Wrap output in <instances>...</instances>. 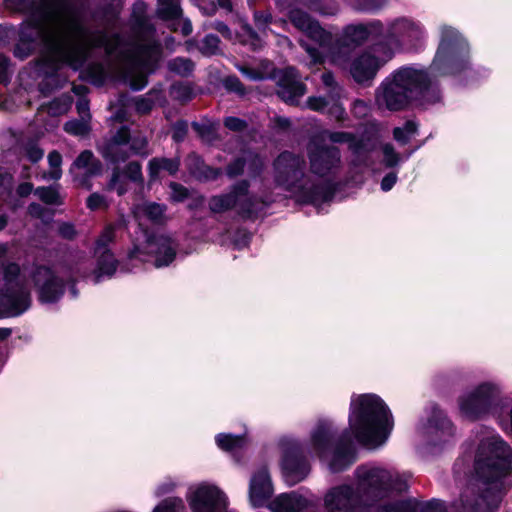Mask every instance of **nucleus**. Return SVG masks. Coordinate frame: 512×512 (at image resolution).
Segmentation results:
<instances>
[{
	"mask_svg": "<svg viewBox=\"0 0 512 512\" xmlns=\"http://www.w3.org/2000/svg\"><path fill=\"white\" fill-rule=\"evenodd\" d=\"M26 158L31 162H37L43 158L44 151L35 143H28L23 148Z\"/></svg>",
	"mask_w": 512,
	"mask_h": 512,
	"instance_id": "41",
	"label": "nucleus"
},
{
	"mask_svg": "<svg viewBox=\"0 0 512 512\" xmlns=\"http://www.w3.org/2000/svg\"><path fill=\"white\" fill-rule=\"evenodd\" d=\"M33 285L44 303L57 301L64 292L63 280L44 266L23 269L16 263L3 266V286L0 290V316L15 317L31 305L29 287Z\"/></svg>",
	"mask_w": 512,
	"mask_h": 512,
	"instance_id": "4",
	"label": "nucleus"
},
{
	"mask_svg": "<svg viewBox=\"0 0 512 512\" xmlns=\"http://www.w3.org/2000/svg\"><path fill=\"white\" fill-rule=\"evenodd\" d=\"M418 433L428 444L440 445L447 443L454 436L451 421L437 407H432L427 417L418 425Z\"/></svg>",
	"mask_w": 512,
	"mask_h": 512,
	"instance_id": "14",
	"label": "nucleus"
},
{
	"mask_svg": "<svg viewBox=\"0 0 512 512\" xmlns=\"http://www.w3.org/2000/svg\"><path fill=\"white\" fill-rule=\"evenodd\" d=\"M129 147L135 154H146L147 140L144 137H135Z\"/></svg>",
	"mask_w": 512,
	"mask_h": 512,
	"instance_id": "45",
	"label": "nucleus"
},
{
	"mask_svg": "<svg viewBox=\"0 0 512 512\" xmlns=\"http://www.w3.org/2000/svg\"><path fill=\"white\" fill-rule=\"evenodd\" d=\"M225 126L233 131H239L244 128L245 124L242 120L236 117H228L225 119Z\"/></svg>",
	"mask_w": 512,
	"mask_h": 512,
	"instance_id": "51",
	"label": "nucleus"
},
{
	"mask_svg": "<svg viewBox=\"0 0 512 512\" xmlns=\"http://www.w3.org/2000/svg\"><path fill=\"white\" fill-rule=\"evenodd\" d=\"M382 25L380 22H372L367 25L357 24L349 25L344 30V41L346 44H361L370 36L382 34Z\"/></svg>",
	"mask_w": 512,
	"mask_h": 512,
	"instance_id": "27",
	"label": "nucleus"
},
{
	"mask_svg": "<svg viewBox=\"0 0 512 512\" xmlns=\"http://www.w3.org/2000/svg\"><path fill=\"white\" fill-rule=\"evenodd\" d=\"M160 55V45L155 42L141 44L134 51L129 62L133 69L139 71L140 75L138 78L132 79L131 86L133 89L140 90L146 86V74L154 70Z\"/></svg>",
	"mask_w": 512,
	"mask_h": 512,
	"instance_id": "16",
	"label": "nucleus"
},
{
	"mask_svg": "<svg viewBox=\"0 0 512 512\" xmlns=\"http://www.w3.org/2000/svg\"><path fill=\"white\" fill-rule=\"evenodd\" d=\"M224 85L230 91H234L239 94L244 93V88L237 77H234V76L227 77L224 80Z\"/></svg>",
	"mask_w": 512,
	"mask_h": 512,
	"instance_id": "48",
	"label": "nucleus"
},
{
	"mask_svg": "<svg viewBox=\"0 0 512 512\" xmlns=\"http://www.w3.org/2000/svg\"><path fill=\"white\" fill-rule=\"evenodd\" d=\"M384 162L388 167H392L399 162V155L394 151L393 147L386 144L383 147Z\"/></svg>",
	"mask_w": 512,
	"mask_h": 512,
	"instance_id": "43",
	"label": "nucleus"
},
{
	"mask_svg": "<svg viewBox=\"0 0 512 512\" xmlns=\"http://www.w3.org/2000/svg\"><path fill=\"white\" fill-rule=\"evenodd\" d=\"M49 171L43 174L44 179L59 180L62 176V156L57 151L48 154Z\"/></svg>",
	"mask_w": 512,
	"mask_h": 512,
	"instance_id": "32",
	"label": "nucleus"
},
{
	"mask_svg": "<svg viewBox=\"0 0 512 512\" xmlns=\"http://www.w3.org/2000/svg\"><path fill=\"white\" fill-rule=\"evenodd\" d=\"M77 111L81 118H86L89 121V106L86 100H80L77 102Z\"/></svg>",
	"mask_w": 512,
	"mask_h": 512,
	"instance_id": "56",
	"label": "nucleus"
},
{
	"mask_svg": "<svg viewBox=\"0 0 512 512\" xmlns=\"http://www.w3.org/2000/svg\"><path fill=\"white\" fill-rule=\"evenodd\" d=\"M35 194L46 204L59 205L62 203L61 197L55 188L39 187L35 190Z\"/></svg>",
	"mask_w": 512,
	"mask_h": 512,
	"instance_id": "36",
	"label": "nucleus"
},
{
	"mask_svg": "<svg viewBox=\"0 0 512 512\" xmlns=\"http://www.w3.org/2000/svg\"><path fill=\"white\" fill-rule=\"evenodd\" d=\"M417 126L413 121H408L403 127L394 129L393 135L396 141L405 144L416 133Z\"/></svg>",
	"mask_w": 512,
	"mask_h": 512,
	"instance_id": "37",
	"label": "nucleus"
},
{
	"mask_svg": "<svg viewBox=\"0 0 512 512\" xmlns=\"http://www.w3.org/2000/svg\"><path fill=\"white\" fill-rule=\"evenodd\" d=\"M457 405L460 415L469 420L497 415L502 407V388L496 382H481L460 394Z\"/></svg>",
	"mask_w": 512,
	"mask_h": 512,
	"instance_id": "8",
	"label": "nucleus"
},
{
	"mask_svg": "<svg viewBox=\"0 0 512 512\" xmlns=\"http://www.w3.org/2000/svg\"><path fill=\"white\" fill-rule=\"evenodd\" d=\"M184 503L180 498H167L159 504L153 512H182Z\"/></svg>",
	"mask_w": 512,
	"mask_h": 512,
	"instance_id": "38",
	"label": "nucleus"
},
{
	"mask_svg": "<svg viewBox=\"0 0 512 512\" xmlns=\"http://www.w3.org/2000/svg\"><path fill=\"white\" fill-rule=\"evenodd\" d=\"M244 442V438L233 436L231 434H219L216 436L217 445L226 451H234L236 449L242 448Z\"/></svg>",
	"mask_w": 512,
	"mask_h": 512,
	"instance_id": "33",
	"label": "nucleus"
},
{
	"mask_svg": "<svg viewBox=\"0 0 512 512\" xmlns=\"http://www.w3.org/2000/svg\"><path fill=\"white\" fill-rule=\"evenodd\" d=\"M353 111L357 115H365L368 111V107L363 101H356L353 106Z\"/></svg>",
	"mask_w": 512,
	"mask_h": 512,
	"instance_id": "61",
	"label": "nucleus"
},
{
	"mask_svg": "<svg viewBox=\"0 0 512 512\" xmlns=\"http://www.w3.org/2000/svg\"><path fill=\"white\" fill-rule=\"evenodd\" d=\"M114 239V228L108 226L104 229L96 242L95 254L97 256V270L92 273L95 283L99 282L103 276H112L117 267V261L107 246Z\"/></svg>",
	"mask_w": 512,
	"mask_h": 512,
	"instance_id": "19",
	"label": "nucleus"
},
{
	"mask_svg": "<svg viewBox=\"0 0 512 512\" xmlns=\"http://www.w3.org/2000/svg\"><path fill=\"white\" fill-rule=\"evenodd\" d=\"M176 244L165 235H149L142 232V239L137 238L134 249L130 253L131 258L146 260L145 256L154 259L156 267L169 265L175 258Z\"/></svg>",
	"mask_w": 512,
	"mask_h": 512,
	"instance_id": "11",
	"label": "nucleus"
},
{
	"mask_svg": "<svg viewBox=\"0 0 512 512\" xmlns=\"http://www.w3.org/2000/svg\"><path fill=\"white\" fill-rule=\"evenodd\" d=\"M468 55V44L452 28H444L442 40L431 65L433 74L448 75L461 71Z\"/></svg>",
	"mask_w": 512,
	"mask_h": 512,
	"instance_id": "10",
	"label": "nucleus"
},
{
	"mask_svg": "<svg viewBox=\"0 0 512 512\" xmlns=\"http://www.w3.org/2000/svg\"><path fill=\"white\" fill-rule=\"evenodd\" d=\"M10 76V63L9 59L0 54V83L8 81Z\"/></svg>",
	"mask_w": 512,
	"mask_h": 512,
	"instance_id": "46",
	"label": "nucleus"
},
{
	"mask_svg": "<svg viewBox=\"0 0 512 512\" xmlns=\"http://www.w3.org/2000/svg\"><path fill=\"white\" fill-rule=\"evenodd\" d=\"M304 160L290 152H284L274 162V181L277 186L290 192L303 202L326 200L330 194L328 187L314 184L304 175Z\"/></svg>",
	"mask_w": 512,
	"mask_h": 512,
	"instance_id": "7",
	"label": "nucleus"
},
{
	"mask_svg": "<svg viewBox=\"0 0 512 512\" xmlns=\"http://www.w3.org/2000/svg\"><path fill=\"white\" fill-rule=\"evenodd\" d=\"M10 189V177L0 173V199L8 193Z\"/></svg>",
	"mask_w": 512,
	"mask_h": 512,
	"instance_id": "57",
	"label": "nucleus"
},
{
	"mask_svg": "<svg viewBox=\"0 0 512 512\" xmlns=\"http://www.w3.org/2000/svg\"><path fill=\"white\" fill-rule=\"evenodd\" d=\"M166 208L164 205L155 202H142L133 208L132 212L134 218L138 221L139 225H143L145 221L160 224L165 219Z\"/></svg>",
	"mask_w": 512,
	"mask_h": 512,
	"instance_id": "28",
	"label": "nucleus"
},
{
	"mask_svg": "<svg viewBox=\"0 0 512 512\" xmlns=\"http://www.w3.org/2000/svg\"><path fill=\"white\" fill-rule=\"evenodd\" d=\"M356 487L342 484L330 488L324 495L327 512H354L368 506V498L383 494L391 488L403 489L405 483L396 471L377 466H361L355 471Z\"/></svg>",
	"mask_w": 512,
	"mask_h": 512,
	"instance_id": "5",
	"label": "nucleus"
},
{
	"mask_svg": "<svg viewBox=\"0 0 512 512\" xmlns=\"http://www.w3.org/2000/svg\"><path fill=\"white\" fill-rule=\"evenodd\" d=\"M130 134L126 127L120 128L117 133L101 148L104 158L112 162L125 161L129 157Z\"/></svg>",
	"mask_w": 512,
	"mask_h": 512,
	"instance_id": "23",
	"label": "nucleus"
},
{
	"mask_svg": "<svg viewBox=\"0 0 512 512\" xmlns=\"http://www.w3.org/2000/svg\"><path fill=\"white\" fill-rule=\"evenodd\" d=\"M87 207L90 210H98L102 208L108 207V202L105 196L99 194V193H92L86 201Z\"/></svg>",
	"mask_w": 512,
	"mask_h": 512,
	"instance_id": "40",
	"label": "nucleus"
},
{
	"mask_svg": "<svg viewBox=\"0 0 512 512\" xmlns=\"http://www.w3.org/2000/svg\"><path fill=\"white\" fill-rule=\"evenodd\" d=\"M329 139L335 143H347L358 163L365 162L366 155L372 151L376 142L372 135L367 138L355 139L351 134L345 132L330 133Z\"/></svg>",
	"mask_w": 512,
	"mask_h": 512,
	"instance_id": "24",
	"label": "nucleus"
},
{
	"mask_svg": "<svg viewBox=\"0 0 512 512\" xmlns=\"http://www.w3.org/2000/svg\"><path fill=\"white\" fill-rule=\"evenodd\" d=\"M310 170L320 178L333 174L340 165V154L335 147L321 145L314 139L309 146Z\"/></svg>",
	"mask_w": 512,
	"mask_h": 512,
	"instance_id": "17",
	"label": "nucleus"
},
{
	"mask_svg": "<svg viewBox=\"0 0 512 512\" xmlns=\"http://www.w3.org/2000/svg\"><path fill=\"white\" fill-rule=\"evenodd\" d=\"M214 28L220 32L224 37L231 38V33L228 26L222 22H216Z\"/></svg>",
	"mask_w": 512,
	"mask_h": 512,
	"instance_id": "62",
	"label": "nucleus"
},
{
	"mask_svg": "<svg viewBox=\"0 0 512 512\" xmlns=\"http://www.w3.org/2000/svg\"><path fill=\"white\" fill-rule=\"evenodd\" d=\"M181 32L184 36H187L192 32V24L189 19L181 20Z\"/></svg>",
	"mask_w": 512,
	"mask_h": 512,
	"instance_id": "64",
	"label": "nucleus"
},
{
	"mask_svg": "<svg viewBox=\"0 0 512 512\" xmlns=\"http://www.w3.org/2000/svg\"><path fill=\"white\" fill-rule=\"evenodd\" d=\"M422 105L440 100L439 91L433 87L425 71L402 67L386 78L376 92V103L391 111L401 110L411 101Z\"/></svg>",
	"mask_w": 512,
	"mask_h": 512,
	"instance_id": "6",
	"label": "nucleus"
},
{
	"mask_svg": "<svg viewBox=\"0 0 512 512\" xmlns=\"http://www.w3.org/2000/svg\"><path fill=\"white\" fill-rule=\"evenodd\" d=\"M392 56L393 51L390 47L382 43L376 44L352 61L350 73L358 83L369 81Z\"/></svg>",
	"mask_w": 512,
	"mask_h": 512,
	"instance_id": "13",
	"label": "nucleus"
},
{
	"mask_svg": "<svg viewBox=\"0 0 512 512\" xmlns=\"http://www.w3.org/2000/svg\"><path fill=\"white\" fill-rule=\"evenodd\" d=\"M239 70L244 76H246L250 80H260L264 77L261 72L248 67H240Z\"/></svg>",
	"mask_w": 512,
	"mask_h": 512,
	"instance_id": "55",
	"label": "nucleus"
},
{
	"mask_svg": "<svg viewBox=\"0 0 512 512\" xmlns=\"http://www.w3.org/2000/svg\"><path fill=\"white\" fill-rule=\"evenodd\" d=\"M64 129L69 134L84 136L90 131L89 121L86 118L71 120L65 124Z\"/></svg>",
	"mask_w": 512,
	"mask_h": 512,
	"instance_id": "35",
	"label": "nucleus"
},
{
	"mask_svg": "<svg viewBox=\"0 0 512 512\" xmlns=\"http://www.w3.org/2000/svg\"><path fill=\"white\" fill-rule=\"evenodd\" d=\"M101 171V162L89 150L81 152L70 167V172L75 179L87 189L91 188L87 178L99 175Z\"/></svg>",
	"mask_w": 512,
	"mask_h": 512,
	"instance_id": "21",
	"label": "nucleus"
},
{
	"mask_svg": "<svg viewBox=\"0 0 512 512\" xmlns=\"http://www.w3.org/2000/svg\"><path fill=\"white\" fill-rule=\"evenodd\" d=\"M255 23L258 29H264L271 22V15L266 13H255Z\"/></svg>",
	"mask_w": 512,
	"mask_h": 512,
	"instance_id": "54",
	"label": "nucleus"
},
{
	"mask_svg": "<svg viewBox=\"0 0 512 512\" xmlns=\"http://www.w3.org/2000/svg\"><path fill=\"white\" fill-rule=\"evenodd\" d=\"M313 495L304 496L296 492L283 493L269 503L271 512H301L316 504Z\"/></svg>",
	"mask_w": 512,
	"mask_h": 512,
	"instance_id": "22",
	"label": "nucleus"
},
{
	"mask_svg": "<svg viewBox=\"0 0 512 512\" xmlns=\"http://www.w3.org/2000/svg\"><path fill=\"white\" fill-rule=\"evenodd\" d=\"M124 175L131 181L137 182L142 180L141 165L137 162H130L126 168Z\"/></svg>",
	"mask_w": 512,
	"mask_h": 512,
	"instance_id": "42",
	"label": "nucleus"
},
{
	"mask_svg": "<svg viewBox=\"0 0 512 512\" xmlns=\"http://www.w3.org/2000/svg\"><path fill=\"white\" fill-rule=\"evenodd\" d=\"M179 169L177 159L153 158L149 161L148 171L151 180L157 179L161 172H167L170 175L175 174Z\"/></svg>",
	"mask_w": 512,
	"mask_h": 512,
	"instance_id": "29",
	"label": "nucleus"
},
{
	"mask_svg": "<svg viewBox=\"0 0 512 512\" xmlns=\"http://www.w3.org/2000/svg\"><path fill=\"white\" fill-rule=\"evenodd\" d=\"M397 181V175L393 172L387 174L381 182V189L383 191H389Z\"/></svg>",
	"mask_w": 512,
	"mask_h": 512,
	"instance_id": "52",
	"label": "nucleus"
},
{
	"mask_svg": "<svg viewBox=\"0 0 512 512\" xmlns=\"http://www.w3.org/2000/svg\"><path fill=\"white\" fill-rule=\"evenodd\" d=\"M33 186L31 183H23L18 186L17 192L20 196L24 197L32 192Z\"/></svg>",
	"mask_w": 512,
	"mask_h": 512,
	"instance_id": "63",
	"label": "nucleus"
},
{
	"mask_svg": "<svg viewBox=\"0 0 512 512\" xmlns=\"http://www.w3.org/2000/svg\"><path fill=\"white\" fill-rule=\"evenodd\" d=\"M290 20L297 29L302 31L307 38L315 43L310 44L303 38L299 40L300 45L309 55L311 64L321 63L324 56L330 54L332 61L340 64V58L331 53L332 35L330 33L320 27L309 15L300 10L291 11Z\"/></svg>",
	"mask_w": 512,
	"mask_h": 512,
	"instance_id": "9",
	"label": "nucleus"
},
{
	"mask_svg": "<svg viewBox=\"0 0 512 512\" xmlns=\"http://www.w3.org/2000/svg\"><path fill=\"white\" fill-rule=\"evenodd\" d=\"M512 450L498 435L490 434L478 444L473 471L461 495L465 510L479 511L498 501L502 480L510 473Z\"/></svg>",
	"mask_w": 512,
	"mask_h": 512,
	"instance_id": "3",
	"label": "nucleus"
},
{
	"mask_svg": "<svg viewBox=\"0 0 512 512\" xmlns=\"http://www.w3.org/2000/svg\"><path fill=\"white\" fill-rule=\"evenodd\" d=\"M127 177L118 168L114 169L110 182L107 185L108 191L115 190L119 196L127 192Z\"/></svg>",
	"mask_w": 512,
	"mask_h": 512,
	"instance_id": "34",
	"label": "nucleus"
},
{
	"mask_svg": "<svg viewBox=\"0 0 512 512\" xmlns=\"http://www.w3.org/2000/svg\"><path fill=\"white\" fill-rule=\"evenodd\" d=\"M209 207L216 213L235 208L238 212L246 215H251L258 210L256 203L248 194V183L246 181L237 184L228 194L212 197L209 201Z\"/></svg>",
	"mask_w": 512,
	"mask_h": 512,
	"instance_id": "15",
	"label": "nucleus"
},
{
	"mask_svg": "<svg viewBox=\"0 0 512 512\" xmlns=\"http://www.w3.org/2000/svg\"><path fill=\"white\" fill-rule=\"evenodd\" d=\"M170 188L172 190L171 198L175 201H182L187 196V190L182 185L177 183H171Z\"/></svg>",
	"mask_w": 512,
	"mask_h": 512,
	"instance_id": "49",
	"label": "nucleus"
},
{
	"mask_svg": "<svg viewBox=\"0 0 512 512\" xmlns=\"http://www.w3.org/2000/svg\"><path fill=\"white\" fill-rule=\"evenodd\" d=\"M60 234L65 238H72L75 235V229L71 224H62L59 228Z\"/></svg>",
	"mask_w": 512,
	"mask_h": 512,
	"instance_id": "59",
	"label": "nucleus"
},
{
	"mask_svg": "<svg viewBox=\"0 0 512 512\" xmlns=\"http://www.w3.org/2000/svg\"><path fill=\"white\" fill-rule=\"evenodd\" d=\"M273 492L269 474L265 468L255 473L250 481L249 496L253 506H263Z\"/></svg>",
	"mask_w": 512,
	"mask_h": 512,
	"instance_id": "25",
	"label": "nucleus"
},
{
	"mask_svg": "<svg viewBox=\"0 0 512 512\" xmlns=\"http://www.w3.org/2000/svg\"><path fill=\"white\" fill-rule=\"evenodd\" d=\"M393 428L391 413L375 394L353 396L350 404L349 430L335 438L331 421L320 420L311 431L306 450L324 459L332 452L329 468L340 472L355 461L353 438L360 444L375 448L388 439Z\"/></svg>",
	"mask_w": 512,
	"mask_h": 512,
	"instance_id": "2",
	"label": "nucleus"
},
{
	"mask_svg": "<svg viewBox=\"0 0 512 512\" xmlns=\"http://www.w3.org/2000/svg\"><path fill=\"white\" fill-rule=\"evenodd\" d=\"M187 132V125L183 122H177L173 127V139L175 141H181L185 137Z\"/></svg>",
	"mask_w": 512,
	"mask_h": 512,
	"instance_id": "50",
	"label": "nucleus"
},
{
	"mask_svg": "<svg viewBox=\"0 0 512 512\" xmlns=\"http://www.w3.org/2000/svg\"><path fill=\"white\" fill-rule=\"evenodd\" d=\"M219 39L214 35H208L203 40V50L206 53L213 54L218 48Z\"/></svg>",
	"mask_w": 512,
	"mask_h": 512,
	"instance_id": "47",
	"label": "nucleus"
},
{
	"mask_svg": "<svg viewBox=\"0 0 512 512\" xmlns=\"http://www.w3.org/2000/svg\"><path fill=\"white\" fill-rule=\"evenodd\" d=\"M321 79L327 89L328 96L309 97L307 100V106L314 111L328 113L337 120H341L344 115V109L339 102L341 88L337 85L330 72L323 73Z\"/></svg>",
	"mask_w": 512,
	"mask_h": 512,
	"instance_id": "18",
	"label": "nucleus"
},
{
	"mask_svg": "<svg viewBox=\"0 0 512 512\" xmlns=\"http://www.w3.org/2000/svg\"><path fill=\"white\" fill-rule=\"evenodd\" d=\"M158 13L168 20L180 18L182 16L180 0H158Z\"/></svg>",
	"mask_w": 512,
	"mask_h": 512,
	"instance_id": "31",
	"label": "nucleus"
},
{
	"mask_svg": "<svg viewBox=\"0 0 512 512\" xmlns=\"http://www.w3.org/2000/svg\"><path fill=\"white\" fill-rule=\"evenodd\" d=\"M398 476L405 483L403 489L391 488L379 496L368 498V505H370L371 501L379 500L375 508L376 512H445L443 505L436 500L426 504H419L416 501L398 497V494L407 489L406 481L399 474Z\"/></svg>",
	"mask_w": 512,
	"mask_h": 512,
	"instance_id": "12",
	"label": "nucleus"
},
{
	"mask_svg": "<svg viewBox=\"0 0 512 512\" xmlns=\"http://www.w3.org/2000/svg\"><path fill=\"white\" fill-rule=\"evenodd\" d=\"M219 174L217 169H212L210 167H203V171H199L198 177H203L205 179H214Z\"/></svg>",
	"mask_w": 512,
	"mask_h": 512,
	"instance_id": "58",
	"label": "nucleus"
},
{
	"mask_svg": "<svg viewBox=\"0 0 512 512\" xmlns=\"http://www.w3.org/2000/svg\"><path fill=\"white\" fill-rule=\"evenodd\" d=\"M28 210H29L30 215H32L34 217H38V218L43 217L44 208L39 204L33 203V204L29 205Z\"/></svg>",
	"mask_w": 512,
	"mask_h": 512,
	"instance_id": "60",
	"label": "nucleus"
},
{
	"mask_svg": "<svg viewBox=\"0 0 512 512\" xmlns=\"http://www.w3.org/2000/svg\"><path fill=\"white\" fill-rule=\"evenodd\" d=\"M101 46H106L105 36L88 31L69 0H41L33 21L21 27L14 54L24 59L41 47L47 62L78 69L89 50Z\"/></svg>",
	"mask_w": 512,
	"mask_h": 512,
	"instance_id": "1",
	"label": "nucleus"
},
{
	"mask_svg": "<svg viewBox=\"0 0 512 512\" xmlns=\"http://www.w3.org/2000/svg\"><path fill=\"white\" fill-rule=\"evenodd\" d=\"M244 168V161L241 159H237L235 162L229 165L227 169V173L229 176L234 177L239 175Z\"/></svg>",
	"mask_w": 512,
	"mask_h": 512,
	"instance_id": "53",
	"label": "nucleus"
},
{
	"mask_svg": "<svg viewBox=\"0 0 512 512\" xmlns=\"http://www.w3.org/2000/svg\"><path fill=\"white\" fill-rule=\"evenodd\" d=\"M71 106V97L70 96H62L60 98L54 99L50 103L46 105H42L38 111V116L43 114H48L52 117H58L67 113Z\"/></svg>",
	"mask_w": 512,
	"mask_h": 512,
	"instance_id": "30",
	"label": "nucleus"
},
{
	"mask_svg": "<svg viewBox=\"0 0 512 512\" xmlns=\"http://www.w3.org/2000/svg\"><path fill=\"white\" fill-rule=\"evenodd\" d=\"M278 95L289 104L297 103L298 99L306 93L305 85L300 81L295 68L288 67L283 70L278 80Z\"/></svg>",
	"mask_w": 512,
	"mask_h": 512,
	"instance_id": "20",
	"label": "nucleus"
},
{
	"mask_svg": "<svg viewBox=\"0 0 512 512\" xmlns=\"http://www.w3.org/2000/svg\"><path fill=\"white\" fill-rule=\"evenodd\" d=\"M134 102L136 110L141 114L149 112L154 104L152 99L149 97H138Z\"/></svg>",
	"mask_w": 512,
	"mask_h": 512,
	"instance_id": "44",
	"label": "nucleus"
},
{
	"mask_svg": "<svg viewBox=\"0 0 512 512\" xmlns=\"http://www.w3.org/2000/svg\"><path fill=\"white\" fill-rule=\"evenodd\" d=\"M307 462L295 457L294 451H286L282 461V472L288 485H295L309 474Z\"/></svg>",
	"mask_w": 512,
	"mask_h": 512,
	"instance_id": "26",
	"label": "nucleus"
},
{
	"mask_svg": "<svg viewBox=\"0 0 512 512\" xmlns=\"http://www.w3.org/2000/svg\"><path fill=\"white\" fill-rule=\"evenodd\" d=\"M169 69L180 75H188L193 70V63L189 59L176 58L169 62Z\"/></svg>",
	"mask_w": 512,
	"mask_h": 512,
	"instance_id": "39",
	"label": "nucleus"
}]
</instances>
